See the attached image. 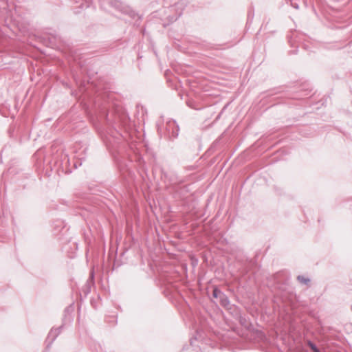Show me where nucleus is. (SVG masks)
<instances>
[{"label": "nucleus", "mask_w": 352, "mask_h": 352, "mask_svg": "<svg viewBox=\"0 0 352 352\" xmlns=\"http://www.w3.org/2000/svg\"><path fill=\"white\" fill-rule=\"evenodd\" d=\"M297 280H298V282L302 285H309L310 284V282H311V280L308 277H305L302 275H299L297 276Z\"/></svg>", "instance_id": "obj_5"}, {"label": "nucleus", "mask_w": 352, "mask_h": 352, "mask_svg": "<svg viewBox=\"0 0 352 352\" xmlns=\"http://www.w3.org/2000/svg\"><path fill=\"white\" fill-rule=\"evenodd\" d=\"M307 345L313 352H320L317 346L311 341L309 340L307 342Z\"/></svg>", "instance_id": "obj_7"}, {"label": "nucleus", "mask_w": 352, "mask_h": 352, "mask_svg": "<svg viewBox=\"0 0 352 352\" xmlns=\"http://www.w3.org/2000/svg\"><path fill=\"white\" fill-rule=\"evenodd\" d=\"M112 97V94H108L107 99L105 100L104 104H102L98 116V119L100 121L104 120L108 124H112L114 128L113 131L111 132V134L107 140L108 146L111 149L117 151L118 153H121L122 151L125 149L126 145H129L130 149L133 151V144L129 145L126 140V133L124 132V134H123L116 128L118 125H122L124 128L126 127L129 123V118L127 114L121 107L117 105L113 111L110 113L107 110V105H110Z\"/></svg>", "instance_id": "obj_1"}, {"label": "nucleus", "mask_w": 352, "mask_h": 352, "mask_svg": "<svg viewBox=\"0 0 352 352\" xmlns=\"http://www.w3.org/2000/svg\"><path fill=\"white\" fill-rule=\"evenodd\" d=\"M292 6L294 8H296V9H298V4L292 3Z\"/></svg>", "instance_id": "obj_10"}, {"label": "nucleus", "mask_w": 352, "mask_h": 352, "mask_svg": "<svg viewBox=\"0 0 352 352\" xmlns=\"http://www.w3.org/2000/svg\"><path fill=\"white\" fill-rule=\"evenodd\" d=\"M60 333V327L51 329L47 338V340L51 339V341L49 343L50 344L54 342V340L56 338V337L59 335Z\"/></svg>", "instance_id": "obj_4"}, {"label": "nucleus", "mask_w": 352, "mask_h": 352, "mask_svg": "<svg viewBox=\"0 0 352 352\" xmlns=\"http://www.w3.org/2000/svg\"><path fill=\"white\" fill-rule=\"evenodd\" d=\"M222 292L221 290H219L218 288L215 287L214 289H213V292H212V296L214 298H220L221 295L222 294Z\"/></svg>", "instance_id": "obj_8"}, {"label": "nucleus", "mask_w": 352, "mask_h": 352, "mask_svg": "<svg viewBox=\"0 0 352 352\" xmlns=\"http://www.w3.org/2000/svg\"><path fill=\"white\" fill-rule=\"evenodd\" d=\"M94 274L92 272H91L89 278L87 280V281L83 288V292L85 293V295H87L91 292V287L94 284Z\"/></svg>", "instance_id": "obj_3"}, {"label": "nucleus", "mask_w": 352, "mask_h": 352, "mask_svg": "<svg viewBox=\"0 0 352 352\" xmlns=\"http://www.w3.org/2000/svg\"><path fill=\"white\" fill-rule=\"evenodd\" d=\"M219 301H220L221 305L223 307H227L230 304V300H229L228 298L223 293H222V294L221 295V296L219 298Z\"/></svg>", "instance_id": "obj_6"}, {"label": "nucleus", "mask_w": 352, "mask_h": 352, "mask_svg": "<svg viewBox=\"0 0 352 352\" xmlns=\"http://www.w3.org/2000/svg\"><path fill=\"white\" fill-rule=\"evenodd\" d=\"M179 127L175 120H170L166 123V135L169 140H174L178 137Z\"/></svg>", "instance_id": "obj_2"}, {"label": "nucleus", "mask_w": 352, "mask_h": 352, "mask_svg": "<svg viewBox=\"0 0 352 352\" xmlns=\"http://www.w3.org/2000/svg\"><path fill=\"white\" fill-rule=\"evenodd\" d=\"M133 152H134V153L136 155V157H136V160H137L140 164H141V163H142V162L143 161L142 157L140 155H137V154H136L135 151H133Z\"/></svg>", "instance_id": "obj_9"}]
</instances>
